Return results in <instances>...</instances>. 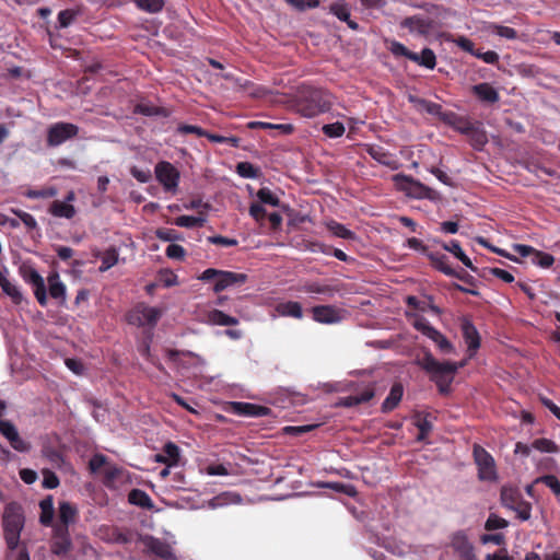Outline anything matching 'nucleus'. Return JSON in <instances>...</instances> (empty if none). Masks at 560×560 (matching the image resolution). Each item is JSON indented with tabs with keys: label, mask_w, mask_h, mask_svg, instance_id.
Wrapping results in <instances>:
<instances>
[{
	"label": "nucleus",
	"mask_w": 560,
	"mask_h": 560,
	"mask_svg": "<svg viewBox=\"0 0 560 560\" xmlns=\"http://www.w3.org/2000/svg\"><path fill=\"white\" fill-rule=\"evenodd\" d=\"M417 363L436 385L441 395L451 393V385L455 375L458 370L464 366V362H440L430 351L424 352L423 357L418 359Z\"/></svg>",
	"instance_id": "nucleus-1"
},
{
	"label": "nucleus",
	"mask_w": 560,
	"mask_h": 560,
	"mask_svg": "<svg viewBox=\"0 0 560 560\" xmlns=\"http://www.w3.org/2000/svg\"><path fill=\"white\" fill-rule=\"evenodd\" d=\"M331 105V95L323 89L313 86H302L295 100L298 113L307 118H313L330 110Z\"/></svg>",
	"instance_id": "nucleus-2"
},
{
	"label": "nucleus",
	"mask_w": 560,
	"mask_h": 560,
	"mask_svg": "<svg viewBox=\"0 0 560 560\" xmlns=\"http://www.w3.org/2000/svg\"><path fill=\"white\" fill-rule=\"evenodd\" d=\"M24 523L25 516L22 505L18 502L8 503L2 515V527L3 537L10 551L19 547Z\"/></svg>",
	"instance_id": "nucleus-3"
},
{
	"label": "nucleus",
	"mask_w": 560,
	"mask_h": 560,
	"mask_svg": "<svg viewBox=\"0 0 560 560\" xmlns=\"http://www.w3.org/2000/svg\"><path fill=\"white\" fill-rule=\"evenodd\" d=\"M392 180L395 188L404 192L407 197L429 200H435L439 197V194L434 189L411 176H407L405 174H395L392 177Z\"/></svg>",
	"instance_id": "nucleus-4"
},
{
	"label": "nucleus",
	"mask_w": 560,
	"mask_h": 560,
	"mask_svg": "<svg viewBox=\"0 0 560 560\" xmlns=\"http://www.w3.org/2000/svg\"><path fill=\"white\" fill-rule=\"evenodd\" d=\"M19 273L25 283L31 285L34 296L38 304L43 307L48 304L47 289L44 278L40 273L31 265L23 264L19 268Z\"/></svg>",
	"instance_id": "nucleus-5"
},
{
	"label": "nucleus",
	"mask_w": 560,
	"mask_h": 560,
	"mask_svg": "<svg viewBox=\"0 0 560 560\" xmlns=\"http://www.w3.org/2000/svg\"><path fill=\"white\" fill-rule=\"evenodd\" d=\"M412 326L425 337L431 339L436 345L441 353L451 354L455 352V347L453 343L441 331L435 329L427 318L417 316L412 323Z\"/></svg>",
	"instance_id": "nucleus-6"
},
{
	"label": "nucleus",
	"mask_w": 560,
	"mask_h": 560,
	"mask_svg": "<svg viewBox=\"0 0 560 560\" xmlns=\"http://www.w3.org/2000/svg\"><path fill=\"white\" fill-rule=\"evenodd\" d=\"M161 316L162 312L160 308L140 303L127 313L126 319L128 324L137 327H154Z\"/></svg>",
	"instance_id": "nucleus-7"
},
{
	"label": "nucleus",
	"mask_w": 560,
	"mask_h": 560,
	"mask_svg": "<svg viewBox=\"0 0 560 560\" xmlns=\"http://www.w3.org/2000/svg\"><path fill=\"white\" fill-rule=\"evenodd\" d=\"M475 463L478 467V478L482 481L497 479L495 463L492 455L482 446L475 444L472 450Z\"/></svg>",
	"instance_id": "nucleus-8"
},
{
	"label": "nucleus",
	"mask_w": 560,
	"mask_h": 560,
	"mask_svg": "<svg viewBox=\"0 0 560 560\" xmlns=\"http://www.w3.org/2000/svg\"><path fill=\"white\" fill-rule=\"evenodd\" d=\"M247 281V275L212 268V291L221 292L229 288L241 287Z\"/></svg>",
	"instance_id": "nucleus-9"
},
{
	"label": "nucleus",
	"mask_w": 560,
	"mask_h": 560,
	"mask_svg": "<svg viewBox=\"0 0 560 560\" xmlns=\"http://www.w3.org/2000/svg\"><path fill=\"white\" fill-rule=\"evenodd\" d=\"M79 127L71 122H57L51 125L47 131V144L58 147L65 141L77 137Z\"/></svg>",
	"instance_id": "nucleus-10"
},
{
	"label": "nucleus",
	"mask_w": 560,
	"mask_h": 560,
	"mask_svg": "<svg viewBox=\"0 0 560 560\" xmlns=\"http://www.w3.org/2000/svg\"><path fill=\"white\" fill-rule=\"evenodd\" d=\"M144 550L162 560H176L172 546L154 536L145 535L141 538Z\"/></svg>",
	"instance_id": "nucleus-11"
},
{
	"label": "nucleus",
	"mask_w": 560,
	"mask_h": 560,
	"mask_svg": "<svg viewBox=\"0 0 560 560\" xmlns=\"http://www.w3.org/2000/svg\"><path fill=\"white\" fill-rule=\"evenodd\" d=\"M156 179L167 191H174L178 185L179 172L170 162L162 161L155 165Z\"/></svg>",
	"instance_id": "nucleus-12"
},
{
	"label": "nucleus",
	"mask_w": 560,
	"mask_h": 560,
	"mask_svg": "<svg viewBox=\"0 0 560 560\" xmlns=\"http://www.w3.org/2000/svg\"><path fill=\"white\" fill-rule=\"evenodd\" d=\"M513 249L522 257H530L532 262L541 268H550L555 262L551 254L538 250L529 245L514 244Z\"/></svg>",
	"instance_id": "nucleus-13"
},
{
	"label": "nucleus",
	"mask_w": 560,
	"mask_h": 560,
	"mask_svg": "<svg viewBox=\"0 0 560 560\" xmlns=\"http://www.w3.org/2000/svg\"><path fill=\"white\" fill-rule=\"evenodd\" d=\"M72 549V541L68 528L54 527V534L50 539V550L54 555L66 557Z\"/></svg>",
	"instance_id": "nucleus-14"
},
{
	"label": "nucleus",
	"mask_w": 560,
	"mask_h": 560,
	"mask_svg": "<svg viewBox=\"0 0 560 560\" xmlns=\"http://www.w3.org/2000/svg\"><path fill=\"white\" fill-rule=\"evenodd\" d=\"M399 25L401 28H407L411 34L427 37L433 30V20L417 14L405 18Z\"/></svg>",
	"instance_id": "nucleus-15"
},
{
	"label": "nucleus",
	"mask_w": 560,
	"mask_h": 560,
	"mask_svg": "<svg viewBox=\"0 0 560 560\" xmlns=\"http://www.w3.org/2000/svg\"><path fill=\"white\" fill-rule=\"evenodd\" d=\"M0 434L8 440L15 451L24 453L31 450L30 443L20 436L16 427L9 420L0 419Z\"/></svg>",
	"instance_id": "nucleus-16"
},
{
	"label": "nucleus",
	"mask_w": 560,
	"mask_h": 560,
	"mask_svg": "<svg viewBox=\"0 0 560 560\" xmlns=\"http://www.w3.org/2000/svg\"><path fill=\"white\" fill-rule=\"evenodd\" d=\"M313 319L320 324H336L342 320L345 311L334 305H317L311 308Z\"/></svg>",
	"instance_id": "nucleus-17"
},
{
	"label": "nucleus",
	"mask_w": 560,
	"mask_h": 560,
	"mask_svg": "<svg viewBox=\"0 0 560 560\" xmlns=\"http://www.w3.org/2000/svg\"><path fill=\"white\" fill-rule=\"evenodd\" d=\"M225 410L244 417H265L270 413V409L268 407L243 401H231Z\"/></svg>",
	"instance_id": "nucleus-18"
},
{
	"label": "nucleus",
	"mask_w": 560,
	"mask_h": 560,
	"mask_svg": "<svg viewBox=\"0 0 560 560\" xmlns=\"http://www.w3.org/2000/svg\"><path fill=\"white\" fill-rule=\"evenodd\" d=\"M365 152L380 164L389 167L390 170H398L400 163L398 159L378 144H365Z\"/></svg>",
	"instance_id": "nucleus-19"
},
{
	"label": "nucleus",
	"mask_w": 560,
	"mask_h": 560,
	"mask_svg": "<svg viewBox=\"0 0 560 560\" xmlns=\"http://www.w3.org/2000/svg\"><path fill=\"white\" fill-rule=\"evenodd\" d=\"M452 547L463 560H474V546L463 532H458L453 536Z\"/></svg>",
	"instance_id": "nucleus-20"
},
{
	"label": "nucleus",
	"mask_w": 560,
	"mask_h": 560,
	"mask_svg": "<svg viewBox=\"0 0 560 560\" xmlns=\"http://www.w3.org/2000/svg\"><path fill=\"white\" fill-rule=\"evenodd\" d=\"M48 292L51 299L58 301L60 305H63L67 298V288L60 280L58 272H51L47 277Z\"/></svg>",
	"instance_id": "nucleus-21"
},
{
	"label": "nucleus",
	"mask_w": 560,
	"mask_h": 560,
	"mask_svg": "<svg viewBox=\"0 0 560 560\" xmlns=\"http://www.w3.org/2000/svg\"><path fill=\"white\" fill-rule=\"evenodd\" d=\"M374 395H375L374 387L369 386V387H365L360 393L340 398L338 406L351 408V407L370 401L374 397Z\"/></svg>",
	"instance_id": "nucleus-22"
},
{
	"label": "nucleus",
	"mask_w": 560,
	"mask_h": 560,
	"mask_svg": "<svg viewBox=\"0 0 560 560\" xmlns=\"http://www.w3.org/2000/svg\"><path fill=\"white\" fill-rule=\"evenodd\" d=\"M78 515L77 508L70 502H60L58 522L54 527H65L69 529L70 524L75 522Z\"/></svg>",
	"instance_id": "nucleus-23"
},
{
	"label": "nucleus",
	"mask_w": 560,
	"mask_h": 560,
	"mask_svg": "<svg viewBox=\"0 0 560 560\" xmlns=\"http://www.w3.org/2000/svg\"><path fill=\"white\" fill-rule=\"evenodd\" d=\"M462 332L468 350L475 353L480 347V336L475 325L469 320L462 324Z\"/></svg>",
	"instance_id": "nucleus-24"
},
{
	"label": "nucleus",
	"mask_w": 560,
	"mask_h": 560,
	"mask_svg": "<svg viewBox=\"0 0 560 560\" xmlns=\"http://www.w3.org/2000/svg\"><path fill=\"white\" fill-rule=\"evenodd\" d=\"M277 207L279 198L269 188L262 187L257 192V201H253L248 210H265L262 206Z\"/></svg>",
	"instance_id": "nucleus-25"
},
{
	"label": "nucleus",
	"mask_w": 560,
	"mask_h": 560,
	"mask_svg": "<svg viewBox=\"0 0 560 560\" xmlns=\"http://www.w3.org/2000/svg\"><path fill=\"white\" fill-rule=\"evenodd\" d=\"M179 460V448L173 442L164 445L162 453L155 455V462L167 465L168 467L177 465Z\"/></svg>",
	"instance_id": "nucleus-26"
},
{
	"label": "nucleus",
	"mask_w": 560,
	"mask_h": 560,
	"mask_svg": "<svg viewBox=\"0 0 560 560\" xmlns=\"http://www.w3.org/2000/svg\"><path fill=\"white\" fill-rule=\"evenodd\" d=\"M404 395V386L401 383H395L389 390L388 396L382 404L381 410L384 413L390 412L394 410L399 402L401 401Z\"/></svg>",
	"instance_id": "nucleus-27"
},
{
	"label": "nucleus",
	"mask_w": 560,
	"mask_h": 560,
	"mask_svg": "<svg viewBox=\"0 0 560 560\" xmlns=\"http://www.w3.org/2000/svg\"><path fill=\"white\" fill-rule=\"evenodd\" d=\"M474 94L482 102L495 103L500 96L498 91L489 83H479L472 86Z\"/></svg>",
	"instance_id": "nucleus-28"
},
{
	"label": "nucleus",
	"mask_w": 560,
	"mask_h": 560,
	"mask_svg": "<svg viewBox=\"0 0 560 560\" xmlns=\"http://www.w3.org/2000/svg\"><path fill=\"white\" fill-rule=\"evenodd\" d=\"M329 12L340 21L346 22L351 30H359V24L350 19V9L346 3H332L329 7Z\"/></svg>",
	"instance_id": "nucleus-29"
},
{
	"label": "nucleus",
	"mask_w": 560,
	"mask_h": 560,
	"mask_svg": "<svg viewBox=\"0 0 560 560\" xmlns=\"http://www.w3.org/2000/svg\"><path fill=\"white\" fill-rule=\"evenodd\" d=\"M442 246L445 250L452 253L457 259H459L463 262V265H465L471 271H477V267L474 266L470 258L463 252L458 241L453 240L450 243H443Z\"/></svg>",
	"instance_id": "nucleus-30"
},
{
	"label": "nucleus",
	"mask_w": 560,
	"mask_h": 560,
	"mask_svg": "<svg viewBox=\"0 0 560 560\" xmlns=\"http://www.w3.org/2000/svg\"><path fill=\"white\" fill-rule=\"evenodd\" d=\"M128 501L130 504L140 506L142 509L151 510L153 502L150 495L141 489H132L128 494Z\"/></svg>",
	"instance_id": "nucleus-31"
},
{
	"label": "nucleus",
	"mask_w": 560,
	"mask_h": 560,
	"mask_svg": "<svg viewBox=\"0 0 560 560\" xmlns=\"http://www.w3.org/2000/svg\"><path fill=\"white\" fill-rule=\"evenodd\" d=\"M522 493L518 489L513 487H502L501 489V503L504 508L511 510L522 499Z\"/></svg>",
	"instance_id": "nucleus-32"
},
{
	"label": "nucleus",
	"mask_w": 560,
	"mask_h": 560,
	"mask_svg": "<svg viewBox=\"0 0 560 560\" xmlns=\"http://www.w3.org/2000/svg\"><path fill=\"white\" fill-rule=\"evenodd\" d=\"M277 312L282 316H289L298 319L303 317L302 306L295 301L279 303L277 305Z\"/></svg>",
	"instance_id": "nucleus-33"
},
{
	"label": "nucleus",
	"mask_w": 560,
	"mask_h": 560,
	"mask_svg": "<svg viewBox=\"0 0 560 560\" xmlns=\"http://www.w3.org/2000/svg\"><path fill=\"white\" fill-rule=\"evenodd\" d=\"M466 136L468 137L471 145L477 150H481L488 142L487 133L480 122H477Z\"/></svg>",
	"instance_id": "nucleus-34"
},
{
	"label": "nucleus",
	"mask_w": 560,
	"mask_h": 560,
	"mask_svg": "<svg viewBox=\"0 0 560 560\" xmlns=\"http://www.w3.org/2000/svg\"><path fill=\"white\" fill-rule=\"evenodd\" d=\"M40 516L39 522L44 526H50L54 518V503L52 498L48 495L39 502Z\"/></svg>",
	"instance_id": "nucleus-35"
},
{
	"label": "nucleus",
	"mask_w": 560,
	"mask_h": 560,
	"mask_svg": "<svg viewBox=\"0 0 560 560\" xmlns=\"http://www.w3.org/2000/svg\"><path fill=\"white\" fill-rule=\"evenodd\" d=\"M448 124L459 133L467 135L477 122L469 120L466 117L457 116L456 114H451V118L448 119Z\"/></svg>",
	"instance_id": "nucleus-36"
},
{
	"label": "nucleus",
	"mask_w": 560,
	"mask_h": 560,
	"mask_svg": "<svg viewBox=\"0 0 560 560\" xmlns=\"http://www.w3.org/2000/svg\"><path fill=\"white\" fill-rule=\"evenodd\" d=\"M2 291L10 296L11 301L15 305H20L23 302V294L18 285L9 281L5 277L0 283Z\"/></svg>",
	"instance_id": "nucleus-37"
},
{
	"label": "nucleus",
	"mask_w": 560,
	"mask_h": 560,
	"mask_svg": "<svg viewBox=\"0 0 560 560\" xmlns=\"http://www.w3.org/2000/svg\"><path fill=\"white\" fill-rule=\"evenodd\" d=\"M415 425L418 428L419 433L417 435L418 442H424L429 435V433L432 431V423L428 419V417H421L419 413L415 416Z\"/></svg>",
	"instance_id": "nucleus-38"
},
{
	"label": "nucleus",
	"mask_w": 560,
	"mask_h": 560,
	"mask_svg": "<svg viewBox=\"0 0 560 560\" xmlns=\"http://www.w3.org/2000/svg\"><path fill=\"white\" fill-rule=\"evenodd\" d=\"M122 472L124 469L116 465H108L107 467H105L103 476L104 486L107 488H114L115 482L120 478Z\"/></svg>",
	"instance_id": "nucleus-39"
},
{
	"label": "nucleus",
	"mask_w": 560,
	"mask_h": 560,
	"mask_svg": "<svg viewBox=\"0 0 560 560\" xmlns=\"http://www.w3.org/2000/svg\"><path fill=\"white\" fill-rule=\"evenodd\" d=\"M430 259L436 270L450 277L455 275V269L450 266L447 256L443 254H434L430 256Z\"/></svg>",
	"instance_id": "nucleus-40"
},
{
	"label": "nucleus",
	"mask_w": 560,
	"mask_h": 560,
	"mask_svg": "<svg viewBox=\"0 0 560 560\" xmlns=\"http://www.w3.org/2000/svg\"><path fill=\"white\" fill-rule=\"evenodd\" d=\"M412 61L428 69H434L436 65V57L432 49L424 48L420 54H417V59Z\"/></svg>",
	"instance_id": "nucleus-41"
},
{
	"label": "nucleus",
	"mask_w": 560,
	"mask_h": 560,
	"mask_svg": "<svg viewBox=\"0 0 560 560\" xmlns=\"http://www.w3.org/2000/svg\"><path fill=\"white\" fill-rule=\"evenodd\" d=\"M238 502H241V497L238 494L233 493V492H223V493H219V494L212 497L211 504H212V509H215L218 506H223L226 504L238 503Z\"/></svg>",
	"instance_id": "nucleus-42"
},
{
	"label": "nucleus",
	"mask_w": 560,
	"mask_h": 560,
	"mask_svg": "<svg viewBox=\"0 0 560 560\" xmlns=\"http://www.w3.org/2000/svg\"><path fill=\"white\" fill-rule=\"evenodd\" d=\"M118 250L115 247H109L102 255V264L100 266V271H107L109 268L115 266L118 261Z\"/></svg>",
	"instance_id": "nucleus-43"
},
{
	"label": "nucleus",
	"mask_w": 560,
	"mask_h": 560,
	"mask_svg": "<svg viewBox=\"0 0 560 560\" xmlns=\"http://www.w3.org/2000/svg\"><path fill=\"white\" fill-rule=\"evenodd\" d=\"M534 483H544L555 495L560 497V480L555 475H544L537 477Z\"/></svg>",
	"instance_id": "nucleus-44"
},
{
	"label": "nucleus",
	"mask_w": 560,
	"mask_h": 560,
	"mask_svg": "<svg viewBox=\"0 0 560 560\" xmlns=\"http://www.w3.org/2000/svg\"><path fill=\"white\" fill-rule=\"evenodd\" d=\"M236 173L244 178H256L260 175V170L249 162H240L236 165Z\"/></svg>",
	"instance_id": "nucleus-45"
},
{
	"label": "nucleus",
	"mask_w": 560,
	"mask_h": 560,
	"mask_svg": "<svg viewBox=\"0 0 560 560\" xmlns=\"http://www.w3.org/2000/svg\"><path fill=\"white\" fill-rule=\"evenodd\" d=\"M237 324H238V319L236 317L226 315L219 310L212 308V325L234 326Z\"/></svg>",
	"instance_id": "nucleus-46"
},
{
	"label": "nucleus",
	"mask_w": 560,
	"mask_h": 560,
	"mask_svg": "<svg viewBox=\"0 0 560 560\" xmlns=\"http://www.w3.org/2000/svg\"><path fill=\"white\" fill-rule=\"evenodd\" d=\"M249 213L257 221L264 220L267 218L273 230H277L281 225V222H282V217L280 215V212H249Z\"/></svg>",
	"instance_id": "nucleus-47"
},
{
	"label": "nucleus",
	"mask_w": 560,
	"mask_h": 560,
	"mask_svg": "<svg viewBox=\"0 0 560 560\" xmlns=\"http://www.w3.org/2000/svg\"><path fill=\"white\" fill-rule=\"evenodd\" d=\"M508 526H509V522L505 518L500 517L499 515H497L494 513H490L485 523V529L488 532L505 528Z\"/></svg>",
	"instance_id": "nucleus-48"
},
{
	"label": "nucleus",
	"mask_w": 560,
	"mask_h": 560,
	"mask_svg": "<svg viewBox=\"0 0 560 560\" xmlns=\"http://www.w3.org/2000/svg\"><path fill=\"white\" fill-rule=\"evenodd\" d=\"M327 228L337 237H340L343 240H352L354 237L353 232H351L345 225H342L338 222L331 221L327 224Z\"/></svg>",
	"instance_id": "nucleus-49"
},
{
	"label": "nucleus",
	"mask_w": 560,
	"mask_h": 560,
	"mask_svg": "<svg viewBox=\"0 0 560 560\" xmlns=\"http://www.w3.org/2000/svg\"><path fill=\"white\" fill-rule=\"evenodd\" d=\"M521 521H528L532 515V504L523 498L511 509Z\"/></svg>",
	"instance_id": "nucleus-50"
},
{
	"label": "nucleus",
	"mask_w": 560,
	"mask_h": 560,
	"mask_svg": "<svg viewBox=\"0 0 560 560\" xmlns=\"http://www.w3.org/2000/svg\"><path fill=\"white\" fill-rule=\"evenodd\" d=\"M406 303L408 306H410L415 310L421 311V312H425L427 308H431L436 314L441 313L439 307H436L434 305H430L425 301H420V300H418V298H416L413 295H408L406 298Z\"/></svg>",
	"instance_id": "nucleus-51"
},
{
	"label": "nucleus",
	"mask_w": 560,
	"mask_h": 560,
	"mask_svg": "<svg viewBox=\"0 0 560 560\" xmlns=\"http://www.w3.org/2000/svg\"><path fill=\"white\" fill-rule=\"evenodd\" d=\"M141 9L150 13L160 12L164 7L163 0H133Z\"/></svg>",
	"instance_id": "nucleus-52"
},
{
	"label": "nucleus",
	"mask_w": 560,
	"mask_h": 560,
	"mask_svg": "<svg viewBox=\"0 0 560 560\" xmlns=\"http://www.w3.org/2000/svg\"><path fill=\"white\" fill-rule=\"evenodd\" d=\"M533 447L545 453H556L559 450L558 445L553 441L545 438L536 439L533 442Z\"/></svg>",
	"instance_id": "nucleus-53"
},
{
	"label": "nucleus",
	"mask_w": 560,
	"mask_h": 560,
	"mask_svg": "<svg viewBox=\"0 0 560 560\" xmlns=\"http://www.w3.org/2000/svg\"><path fill=\"white\" fill-rule=\"evenodd\" d=\"M322 130H323L324 135L329 138H339L346 131L343 124L339 122V121L324 125Z\"/></svg>",
	"instance_id": "nucleus-54"
},
{
	"label": "nucleus",
	"mask_w": 560,
	"mask_h": 560,
	"mask_svg": "<svg viewBox=\"0 0 560 560\" xmlns=\"http://www.w3.org/2000/svg\"><path fill=\"white\" fill-rule=\"evenodd\" d=\"M390 50L396 56H402L409 60L417 59V52L409 50L405 45L399 42H393Z\"/></svg>",
	"instance_id": "nucleus-55"
},
{
	"label": "nucleus",
	"mask_w": 560,
	"mask_h": 560,
	"mask_svg": "<svg viewBox=\"0 0 560 560\" xmlns=\"http://www.w3.org/2000/svg\"><path fill=\"white\" fill-rule=\"evenodd\" d=\"M285 2L301 12L315 9L320 3L319 0H285Z\"/></svg>",
	"instance_id": "nucleus-56"
},
{
	"label": "nucleus",
	"mask_w": 560,
	"mask_h": 560,
	"mask_svg": "<svg viewBox=\"0 0 560 560\" xmlns=\"http://www.w3.org/2000/svg\"><path fill=\"white\" fill-rule=\"evenodd\" d=\"M107 457L103 454H94L89 462V469L92 474L100 471L101 468L107 467Z\"/></svg>",
	"instance_id": "nucleus-57"
},
{
	"label": "nucleus",
	"mask_w": 560,
	"mask_h": 560,
	"mask_svg": "<svg viewBox=\"0 0 560 560\" xmlns=\"http://www.w3.org/2000/svg\"><path fill=\"white\" fill-rule=\"evenodd\" d=\"M241 139L234 136H221L212 133V143L225 144L231 148H238Z\"/></svg>",
	"instance_id": "nucleus-58"
},
{
	"label": "nucleus",
	"mask_w": 560,
	"mask_h": 560,
	"mask_svg": "<svg viewBox=\"0 0 560 560\" xmlns=\"http://www.w3.org/2000/svg\"><path fill=\"white\" fill-rule=\"evenodd\" d=\"M177 131L182 135H187V133H195L197 135L198 137H206L208 139H210V132L207 131V130H203L201 129L200 127L198 126H192V125H179L177 127Z\"/></svg>",
	"instance_id": "nucleus-59"
},
{
	"label": "nucleus",
	"mask_w": 560,
	"mask_h": 560,
	"mask_svg": "<svg viewBox=\"0 0 560 560\" xmlns=\"http://www.w3.org/2000/svg\"><path fill=\"white\" fill-rule=\"evenodd\" d=\"M59 486V478L50 469L43 470V487L45 489H55Z\"/></svg>",
	"instance_id": "nucleus-60"
},
{
	"label": "nucleus",
	"mask_w": 560,
	"mask_h": 560,
	"mask_svg": "<svg viewBox=\"0 0 560 560\" xmlns=\"http://www.w3.org/2000/svg\"><path fill=\"white\" fill-rule=\"evenodd\" d=\"M428 171L433 174L441 183H443L446 186H454L455 183L453 178L443 170L436 166H431L428 168Z\"/></svg>",
	"instance_id": "nucleus-61"
},
{
	"label": "nucleus",
	"mask_w": 560,
	"mask_h": 560,
	"mask_svg": "<svg viewBox=\"0 0 560 560\" xmlns=\"http://www.w3.org/2000/svg\"><path fill=\"white\" fill-rule=\"evenodd\" d=\"M77 13L73 10H62L58 14L59 26L65 28L68 27L75 19Z\"/></svg>",
	"instance_id": "nucleus-62"
},
{
	"label": "nucleus",
	"mask_w": 560,
	"mask_h": 560,
	"mask_svg": "<svg viewBox=\"0 0 560 560\" xmlns=\"http://www.w3.org/2000/svg\"><path fill=\"white\" fill-rule=\"evenodd\" d=\"M130 174L140 183H148L152 177L149 168H140L138 166H132L130 168Z\"/></svg>",
	"instance_id": "nucleus-63"
},
{
	"label": "nucleus",
	"mask_w": 560,
	"mask_h": 560,
	"mask_svg": "<svg viewBox=\"0 0 560 560\" xmlns=\"http://www.w3.org/2000/svg\"><path fill=\"white\" fill-rule=\"evenodd\" d=\"M201 219L192 215H182L175 221L176 225L184 228H195L201 224Z\"/></svg>",
	"instance_id": "nucleus-64"
}]
</instances>
